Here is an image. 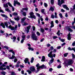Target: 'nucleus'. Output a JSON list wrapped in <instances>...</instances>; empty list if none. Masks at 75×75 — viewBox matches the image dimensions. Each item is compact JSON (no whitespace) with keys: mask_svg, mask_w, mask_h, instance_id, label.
Here are the masks:
<instances>
[{"mask_svg":"<svg viewBox=\"0 0 75 75\" xmlns=\"http://www.w3.org/2000/svg\"><path fill=\"white\" fill-rule=\"evenodd\" d=\"M54 14H55V18H58V17H57V13L56 12H55L54 13Z\"/></svg>","mask_w":75,"mask_h":75,"instance_id":"nucleus-39","label":"nucleus"},{"mask_svg":"<svg viewBox=\"0 0 75 75\" xmlns=\"http://www.w3.org/2000/svg\"><path fill=\"white\" fill-rule=\"evenodd\" d=\"M40 30L41 32H42V33H43L44 32V29L43 28H41L40 29Z\"/></svg>","mask_w":75,"mask_h":75,"instance_id":"nucleus-34","label":"nucleus"},{"mask_svg":"<svg viewBox=\"0 0 75 75\" xmlns=\"http://www.w3.org/2000/svg\"><path fill=\"white\" fill-rule=\"evenodd\" d=\"M44 6L45 7H47L48 6V5L46 3H44Z\"/></svg>","mask_w":75,"mask_h":75,"instance_id":"nucleus-48","label":"nucleus"},{"mask_svg":"<svg viewBox=\"0 0 75 75\" xmlns=\"http://www.w3.org/2000/svg\"><path fill=\"white\" fill-rule=\"evenodd\" d=\"M50 24L51 25L50 26L51 28H52V27H54V22L53 21H52L51 22Z\"/></svg>","mask_w":75,"mask_h":75,"instance_id":"nucleus-17","label":"nucleus"},{"mask_svg":"<svg viewBox=\"0 0 75 75\" xmlns=\"http://www.w3.org/2000/svg\"><path fill=\"white\" fill-rule=\"evenodd\" d=\"M4 24L6 26V28H8L11 29V30H17V26L16 25H15V28L14 27L11 26V25H10L8 27V24L7 22H5Z\"/></svg>","mask_w":75,"mask_h":75,"instance_id":"nucleus-2","label":"nucleus"},{"mask_svg":"<svg viewBox=\"0 0 75 75\" xmlns=\"http://www.w3.org/2000/svg\"><path fill=\"white\" fill-rule=\"evenodd\" d=\"M74 60L71 59H67L64 61V62L63 63L64 67L68 66L69 65H72L74 62Z\"/></svg>","mask_w":75,"mask_h":75,"instance_id":"nucleus-1","label":"nucleus"},{"mask_svg":"<svg viewBox=\"0 0 75 75\" xmlns=\"http://www.w3.org/2000/svg\"><path fill=\"white\" fill-rule=\"evenodd\" d=\"M68 50H70V51H72V50H73L72 48L71 49L70 47H69L68 48Z\"/></svg>","mask_w":75,"mask_h":75,"instance_id":"nucleus-50","label":"nucleus"},{"mask_svg":"<svg viewBox=\"0 0 75 75\" xmlns=\"http://www.w3.org/2000/svg\"><path fill=\"white\" fill-rule=\"evenodd\" d=\"M11 39L12 40H13V42H15L16 41V37L15 36L13 37V38H11Z\"/></svg>","mask_w":75,"mask_h":75,"instance_id":"nucleus-15","label":"nucleus"},{"mask_svg":"<svg viewBox=\"0 0 75 75\" xmlns=\"http://www.w3.org/2000/svg\"><path fill=\"white\" fill-rule=\"evenodd\" d=\"M45 56H42V59L41 60V61H42V62H44V61H45Z\"/></svg>","mask_w":75,"mask_h":75,"instance_id":"nucleus-16","label":"nucleus"},{"mask_svg":"<svg viewBox=\"0 0 75 75\" xmlns=\"http://www.w3.org/2000/svg\"><path fill=\"white\" fill-rule=\"evenodd\" d=\"M28 49L29 50H31V51H34V49L33 48H31L30 47H28Z\"/></svg>","mask_w":75,"mask_h":75,"instance_id":"nucleus-29","label":"nucleus"},{"mask_svg":"<svg viewBox=\"0 0 75 75\" xmlns=\"http://www.w3.org/2000/svg\"><path fill=\"white\" fill-rule=\"evenodd\" d=\"M5 11H7L8 13H11V11H10V10H9V9H8V8H6L5 9Z\"/></svg>","mask_w":75,"mask_h":75,"instance_id":"nucleus-22","label":"nucleus"},{"mask_svg":"<svg viewBox=\"0 0 75 75\" xmlns=\"http://www.w3.org/2000/svg\"><path fill=\"white\" fill-rule=\"evenodd\" d=\"M34 57H32L31 59V60L30 61V62H31V63H33V62L34 61Z\"/></svg>","mask_w":75,"mask_h":75,"instance_id":"nucleus-30","label":"nucleus"},{"mask_svg":"<svg viewBox=\"0 0 75 75\" xmlns=\"http://www.w3.org/2000/svg\"><path fill=\"white\" fill-rule=\"evenodd\" d=\"M36 67H37V69L38 72L39 71V69H40V68H47V67L45 66L43 64L42 65V66H40L39 65V64L38 63L36 65Z\"/></svg>","mask_w":75,"mask_h":75,"instance_id":"nucleus-3","label":"nucleus"},{"mask_svg":"<svg viewBox=\"0 0 75 75\" xmlns=\"http://www.w3.org/2000/svg\"><path fill=\"white\" fill-rule=\"evenodd\" d=\"M0 25L1 26H2V27L4 28H5V25H4V23H1Z\"/></svg>","mask_w":75,"mask_h":75,"instance_id":"nucleus-26","label":"nucleus"},{"mask_svg":"<svg viewBox=\"0 0 75 75\" xmlns=\"http://www.w3.org/2000/svg\"><path fill=\"white\" fill-rule=\"evenodd\" d=\"M27 45L29 47H31V45L29 43L27 44Z\"/></svg>","mask_w":75,"mask_h":75,"instance_id":"nucleus-62","label":"nucleus"},{"mask_svg":"<svg viewBox=\"0 0 75 75\" xmlns=\"http://www.w3.org/2000/svg\"><path fill=\"white\" fill-rule=\"evenodd\" d=\"M0 69L1 70H3V67H2V66L0 67Z\"/></svg>","mask_w":75,"mask_h":75,"instance_id":"nucleus-53","label":"nucleus"},{"mask_svg":"<svg viewBox=\"0 0 75 75\" xmlns=\"http://www.w3.org/2000/svg\"><path fill=\"white\" fill-rule=\"evenodd\" d=\"M30 69L31 71H35V68L33 67H30Z\"/></svg>","mask_w":75,"mask_h":75,"instance_id":"nucleus-13","label":"nucleus"},{"mask_svg":"<svg viewBox=\"0 0 75 75\" xmlns=\"http://www.w3.org/2000/svg\"><path fill=\"white\" fill-rule=\"evenodd\" d=\"M15 59H14V62H17V61H18V60L16 59V58H15Z\"/></svg>","mask_w":75,"mask_h":75,"instance_id":"nucleus-43","label":"nucleus"},{"mask_svg":"<svg viewBox=\"0 0 75 75\" xmlns=\"http://www.w3.org/2000/svg\"><path fill=\"white\" fill-rule=\"evenodd\" d=\"M1 16L4 17H5V18H8V17L6 15L1 14Z\"/></svg>","mask_w":75,"mask_h":75,"instance_id":"nucleus-27","label":"nucleus"},{"mask_svg":"<svg viewBox=\"0 0 75 75\" xmlns=\"http://www.w3.org/2000/svg\"><path fill=\"white\" fill-rule=\"evenodd\" d=\"M66 28L67 30H68L69 31H71V32H72V31L73 30L71 29L70 28H69L68 27H66Z\"/></svg>","mask_w":75,"mask_h":75,"instance_id":"nucleus-21","label":"nucleus"},{"mask_svg":"<svg viewBox=\"0 0 75 75\" xmlns=\"http://www.w3.org/2000/svg\"><path fill=\"white\" fill-rule=\"evenodd\" d=\"M71 54L72 55V58H75V55H74V54H73V53H72Z\"/></svg>","mask_w":75,"mask_h":75,"instance_id":"nucleus-54","label":"nucleus"},{"mask_svg":"<svg viewBox=\"0 0 75 75\" xmlns=\"http://www.w3.org/2000/svg\"><path fill=\"white\" fill-rule=\"evenodd\" d=\"M13 16H17L18 13H17L15 12L13 13Z\"/></svg>","mask_w":75,"mask_h":75,"instance_id":"nucleus-33","label":"nucleus"},{"mask_svg":"<svg viewBox=\"0 0 75 75\" xmlns=\"http://www.w3.org/2000/svg\"><path fill=\"white\" fill-rule=\"evenodd\" d=\"M31 37L34 40H35V41L37 40V37L36 36L35 33H33L32 34Z\"/></svg>","mask_w":75,"mask_h":75,"instance_id":"nucleus-5","label":"nucleus"},{"mask_svg":"<svg viewBox=\"0 0 75 75\" xmlns=\"http://www.w3.org/2000/svg\"><path fill=\"white\" fill-rule=\"evenodd\" d=\"M59 33H60V30H59L58 31V32L57 33V34L59 36H60V34Z\"/></svg>","mask_w":75,"mask_h":75,"instance_id":"nucleus-32","label":"nucleus"},{"mask_svg":"<svg viewBox=\"0 0 75 75\" xmlns=\"http://www.w3.org/2000/svg\"><path fill=\"white\" fill-rule=\"evenodd\" d=\"M21 12L22 13L23 15L24 16H26V12L23 11V10H21Z\"/></svg>","mask_w":75,"mask_h":75,"instance_id":"nucleus-19","label":"nucleus"},{"mask_svg":"<svg viewBox=\"0 0 75 75\" xmlns=\"http://www.w3.org/2000/svg\"><path fill=\"white\" fill-rule=\"evenodd\" d=\"M68 55V53H65L64 54V56L65 57H67V55Z\"/></svg>","mask_w":75,"mask_h":75,"instance_id":"nucleus-35","label":"nucleus"},{"mask_svg":"<svg viewBox=\"0 0 75 75\" xmlns=\"http://www.w3.org/2000/svg\"><path fill=\"white\" fill-rule=\"evenodd\" d=\"M10 22H11V23L12 24H14V23H15L14 21L11 20L10 21Z\"/></svg>","mask_w":75,"mask_h":75,"instance_id":"nucleus-52","label":"nucleus"},{"mask_svg":"<svg viewBox=\"0 0 75 75\" xmlns=\"http://www.w3.org/2000/svg\"><path fill=\"white\" fill-rule=\"evenodd\" d=\"M29 61V59L28 58H26L24 60V62H25V64H27L28 63V64L30 65V62H28Z\"/></svg>","mask_w":75,"mask_h":75,"instance_id":"nucleus-7","label":"nucleus"},{"mask_svg":"<svg viewBox=\"0 0 75 75\" xmlns=\"http://www.w3.org/2000/svg\"><path fill=\"white\" fill-rule=\"evenodd\" d=\"M8 57L9 59H14L16 58L15 56L14 55H12V57H10L11 56L10 54L8 55Z\"/></svg>","mask_w":75,"mask_h":75,"instance_id":"nucleus-8","label":"nucleus"},{"mask_svg":"<svg viewBox=\"0 0 75 75\" xmlns=\"http://www.w3.org/2000/svg\"><path fill=\"white\" fill-rule=\"evenodd\" d=\"M22 10H26L27 11L28 10V8H23L22 9Z\"/></svg>","mask_w":75,"mask_h":75,"instance_id":"nucleus-38","label":"nucleus"},{"mask_svg":"<svg viewBox=\"0 0 75 75\" xmlns=\"http://www.w3.org/2000/svg\"><path fill=\"white\" fill-rule=\"evenodd\" d=\"M59 15L60 18H62L63 16H62V13H60L59 14Z\"/></svg>","mask_w":75,"mask_h":75,"instance_id":"nucleus-42","label":"nucleus"},{"mask_svg":"<svg viewBox=\"0 0 75 75\" xmlns=\"http://www.w3.org/2000/svg\"><path fill=\"white\" fill-rule=\"evenodd\" d=\"M44 11H45V9H42L41 10V11L42 13H44Z\"/></svg>","mask_w":75,"mask_h":75,"instance_id":"nucleus-55","label":"nucleus"},{"mask_svg":"<svg viewBox=\"0 0 75 75\" xmlns=\"http://www.w3.org/2000/svg\"><path fill=\"white\" fill-rule=\"evenodd\" d=\"M11 75H16V74L14 72L12 71L11 73Z\"/></svg>","mask_w":75,"mask_h":75,"instance_id":"nucleus-36","label":"nucleus"},{"mask_svg":"<svg viewBox=\"0 0 75 75\" xmlns=\"http://www.w3.org/2000/svg\"><path fill=\"white\" fill-rule=\"evenodd\" d=\"M53 50H54V47L52 46L50 47V50L52 51Z\"/></svg>","mask_w":75,"mask_h":75,"instance_id":"nucleus-51","label":"nucleus"},{"mask_svg":"<svg viewBox=\"0 0 75 75\" xmlns=\"http://www.w3.org/2000/svg\"><path fill=\"white\" fill-rule=\"evenodd\" d=\"M30 27H31V25H29V26L27 27V30H26L27 33H28Z\"/></svg>","mask_w":75,"mask_h":75,"instance_id":"nucleus-18","label":"nucleus"},{"mask_svg":"<svg viewBox=\"0 0 75 75\" xmlns=\"http://www.w3.org/2000/svg\"><path fill=\"white\" fill-rule=\"evenodd\" d=\"M36 34L38 35V36L40 35V33H39L38 32H37Z\"/></svg>","mask_w":75,"mask_h":75,"instance_id":"nucleus-56","label":"nucleus"},{"mask_svg":"<svg viewBox=\"0 0 75 75\" xmlns=\"http://www.w3.org/2000/svg\"><path fill=\"white\" fill-rule=\"evenodd\" d=\"M59 40H60L62 42H64V39H61V38H59Z\"/></svg>","mask_w":75,"mask_h":75,"instance_id":"nucleus-28","label":"nucleus"},{"mask_svg":"<svg viewBox=\"0 0 75 75\" xmlns=\"http://www.w3.org/2000/svg\"><path fill=\"white\" fill-rule=\"evenodd\" d=\"M2 47L3 48H5V49H6V50H8L9 49V47H8L7 46H4V45H2Z\"/></svg>","mask_w":75,"mask_h":75,"instance_id":"nucleus-14","label":"nucleus"},{"mask_svg":"<svg viewBox=\"0 0 75 75\" xmlns=\"http://www.w3.org/2000/svg\"><path fill=\"white\" fill-rule=\"evenodd\" d=\"M4 7L5 8H6V7H8V3H6L5 4H3Z\"/></svg>","mask_w":75,"mask_h":75,"instance_id":"nucleus-20","label":"nucleus"},{"mask_svg":"<svg viewBox=\"0 0 75 75\" xmlns=\"http://www.w3.org/2000/svg\"><path fill=\"white\" fill-rule=\"evenodd\" d=\"M64 8H66L67 7V6L66 5H63L62 6Z\"/></svg>","mask_w":75,"mask_h":75,"instance_id":"nucleus-41","label":"nucleus"},{"mask_svg":"<svg viewBox=\"0 0 75 75\" xmlns=\"http://www.w3.org/2000/svg\"><path fill=\"white\" fill-rule=\"evenodd\" d=\"M62 67V66H61V65H59L57 66V68H58L59 69V68H61Z\"/></svg>","mask_w":75,"mask_h":75,"instance_id":"nucleus-44","label":"nucleus"},{"mask_svg":"<svg viewBox=\"0 0 75 75\" xmlns=\"http://www.w3.org/2000/svg\"><path fill=\"white\" fill-rule=\"evenodd\" d=\"M44 40V38H43L40 40V42H43Z\"/></svg>","mask_w":75,"mask_h":75,"instance_id":"nucleus-61","label":"nucleus"},{"mask_svg":"<svg viewBox=\"0 0 75 75\" xmlns=\"http://www.w3.org/2000/svg\"><path fill=\"white\" fill-rule=\"evenodd\" d=\"M54 59L52 58L50 60V62L48 63L50 66H51V64H52L54 62Z\"/></svg>","mask_w":75,"mask_h":75,"instance_id":"nucleus-9","label":"nucleus"},{"mask_svg":"<svg viewBox=\"0 0 75 75\" xmlns=\"http://www.w3.org/2000/svg\"><path fill=\"white\" fill-rule=\"evenodd\" d=\"M52 54V51H51L50 53L48 54V57H50V58H53V57H55V54Z\"/></svg>","mask_w":75,"mask_h":75,"instance_id":"nucleus-4","label":"nucleus"},{"mask_svg":"<svg viewBox=\"0 0 75 75\" xmlns=\"http://www.w3.org/2000/svg\"><path fill=\"white\" fill-rule=\"evenodd\" d=\"M58 0V5H59V6H61V4L60 3V0Z\"/></svg>","mask_w":75,"mask_h":75,"instance_id":"nucleus-31","label":"nucleus"},{"mask_svg":"<svg viewBox=\"0 0 75 75\" xmlns=\"http://www.w3.org/2000/svg\"><path fill=\"white\" fill-rule=\"evenodd\" d=\"M26 18V17H24L22 19L21 21V23H23V22H24V21H25Z\"/></svg>","mask_w":75,"mask_h":75,"instance_id":"nucleus-24","label":"nucleus"},{"mask_svg":"<svg viewBox=\"0 0 75 75\" xmlns=\"http://www.w3.org/2000/svg\"><path fill=\"white\" fill-rule=\"evenodd\" d=\"M14 3L13 5L14 6H16V4H18L19 6L20 5V2H18V1H14Z\"/></svg>","mask_w":75,"mask_h":75,"instance_id":"nucleus-10","label":"nucleus"},{"mask_svg":"<svg viewBox=\"0 0 75 75\" xmlns=\"http://www.w3.org/2000/svg\"><path fill=\"white\" fill-rule=\"evenodd\" d=\"M51 4L54 3V0H51Z\"/></svg>","mask_w":75,"mask_h":75,"instance_id":"nucleus-60","label":"nucleus"},{"mask_svg":"<svg viewBox=\"0 0 75 75\" xmlns=\"http://www.w3.org/2000/svg\"><path fill=\"white\" fill-rule=\"evenodd\" d=\"M61 4H62V3H65V2L63 0H62L61 1Z\"/></svg>","mask_w":75,"mask_h":75,"instance_id":"nucleus-46","label":"nucleus"},{"mask_svg":"<svg viewBox=\"0 0 75 75\" xmlns=\"http://www.w3.org/2000/svg\"><path fill=\"white\" fill-rule=\"evenodd\" d=\"M28 25V23H24L23 24V25Z\"/></svg>","mask_w":75,"mask_h":75,"instance_id":"nucleus-58","label":"nucleus"},{"mask_svg":"<svg viewBox=\"0 0 75 75\" xmlns=\"http://www.w3.org/2000/svg\"><path fill=\"white\" fill-rule=\"evenodd\" d=\"M8 4L10 7H12V11H14V7H13L12 6V5L9 2H8Z\"/></svg>","mask_w":75,"mask_h":75,"instance_id":"nucleus-11","label":"nucleus"},{"mask_svg":"<svg viewBox=\"0 0 75 75\" xmlns=\"http://www.w3.org/2000/svg\"><path fill=\"white\" fill-rule=\"evenodd\" d=\"M32 28H33V31H35V27L34 26H33L32 27Z\"/></svg>","mask_w":75,"mask_h":75,"instance_id":"nucleus-45","label":"nucleus"},{"mask_svg":"<svg viewBox=\"0 0 75 75\" xmlns=\"http://www.w3.org/2000/svg\"><path fill=\"white\" fill-rule=\"evenodd\" d=\"M30 16L32 18H33L34 19H35L36 18V17L34 15V13L33 12H31L30 13Z\"/></svg>","mask_w":75,"mask_h":75,"instance_id":"nucleus-6","label":"nucleus"},{"mask_svg":"<svg viewBox=\"0 0 75 75\" xmlns=\"http://www.w3.org/2000/svg\"><path fill=\"white\" fill-rule=\"evenodd\" d=\"M0 13H4V12L1 9V7H0Z\"/></svg>","mask_w":75,"mask_h":75,"instance_id":"nucleus-37","label":"nucleus"},{"mask_svg":"<svg viewBox=\"0 0 75 75\" xmlns=\"http://www.w3.org/2000/svg\"><path fill=\"white\" fill-rule=\"evenodd\" d=\"M14 18L15 20H17V21H18V20H20V18Z\"/></svg>","mask_w":75,"mask_h":75,"instance_id":"nucleus-49","label":"nucleus"},{"mask_svg":"<svg viewBox=\"0 0 75 75\" xmlns=\"http://www.w3.org/2000/svg\"><path fill=\"white\" fill-rule=\"evenodd\" d=\"M26 72H28L29 74H31V71L30 70H27Z\"/></svg>","mask_w":75,"mask_h":75,"instance_id":"nucleus-40","label":"nucleus"},{"mask_svg":"<svg viewBox=\"0 0 75 75\" xmlns=\"http://www.w3.org/2000/svg\"><path fill=\"white\" fill-rule=\"evenodd\" d=\"M47 47H49L51 46V45L50 44H48L47 45Z\"/></svg>","mask_w":75,"mask_h":75,"instance_id":"nucleus-59","label":"nucleus"},{"mask_svg":"<svg viewBox=\"0 0 75 75\" xmlns=\"http://www.w3.org/2000/svg\"><path fill=\"white\" fill-rule=\"evenodd\" d=\"M25 35H23L22 36V39L23 40H25Z\"/></svg>","mask_w":75,"mask_h":75,"instance_id":"nucleus-25","label":"nucleus"},{"mask_svg":"<svg viewBox=\"0 0 75 75\" xmlns=\"http://www.w3.org/2000/svg\"><path fill=\"white\" fill-rule=\"evenodd\" d=\"M49 71H52V68H50L49 69Z\"/></svg>","mask_w":75,"mask_h":75,"instance_id":"nucleus-63","label":"nucleus"},{"mask_svg":"<svg viewBox=\"0 0 75 75\" xmlns=\"http://www.w3.org/2000/svg\"><path fill=\"white\" fill-rule=\"evenodd\" d=\"M6 67L8 69H10V67H9V66H6Z\"/></svg>","mask_w":75,"mask_h":75,"instance_id":"nucleus-64","label":"nucleus"},{"mask_svg":"<svg viewBox=\"0 0 75 75\" xmlns=\"http://www.w3.org/2000/svg\"><path fill=\"white\" fill-rule=\"evenodd\" d=\"M54 11V7L51 6L49 9V11Z\"/></svg>","mask_w":75,"mask_h":75,"instance_id":"nucleus-23","label":"nucleus"},{"mask_svg":"<svg viewBox=\"0 0 75 75\" xmlns=\"http://www.w3.org/2000/svg\"><path fill=\"white\" fill-rule=\"evenodd\" d=\"M67 39L68 40H70L71 39V34H70V33H69L68 35Z\"/></svg>","mask_w":75,"mask_h":75,"instance_id":"nucleus-12","label":"nucleus"},{"mask_svg":"<svg viewBox=\"0 0 75 75\" xmlns=\"http://www.w3.org/2000/svg\"><path fill=\"white\" fill-rule=\"evenodd\" d=\"M72 45V46H75V41H74L73 42Z\"/></svg>","mask_w":75,"mask_h":75,"instance_id":"nucleus-47","label":"nucleus"},{"mask_svg":"<svg viewBox=\"0 0 75 75\" xmlns=\"http://www.w3.org/2000/svg\"><path fill=\"white\" fill-rule=\"evenodd\" d=\"M24 40H23V39H22L21 41V44H23L24 42Z\"/></svg>","mask_w":75,"mask_h":75,"instance_id":"nucleus-57","label":"nucleus"}]
</instances>
